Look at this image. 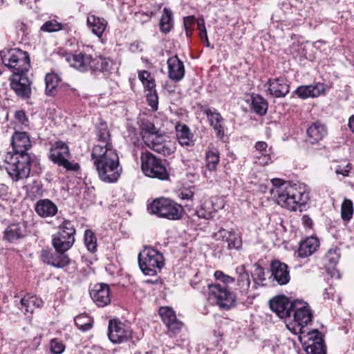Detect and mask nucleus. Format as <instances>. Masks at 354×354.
Wrapping results in <instances>:
<instances>
[{
  "instance_id": "1",
  "label": "nucleus",
  "mask_w": 354,
  "mask_h": 354,
  "mask_svg": "<svg viewBox=\"0 0 354 354\" xmlns=\"http://www.w3.org/2000/svg\"><path fill=\"white\" fill-rule=\"evenodd\" d=\"M91 158L102 181L107 183L118 181L122 168L120 165L118 154L112 145H95L92 150Z\"/></svg>"
},
{
  "instance_id": "2",
  "label": "nucleus",
  "mask_w": 354,
  "mask_h": 354,
  "mask_svg": "<svg viewBox=\"0 0 354 354\" xmlns=\"http://www.w3.org/2000/svg\"><path fill=\"white\" fill-rule=\"evenodd\" d=\"M271 182L274 188L270 192L277 195V203L282 207L295 211L297 206L305 205L309 200V192L304 186L284 183L279 178Z\"/></svg>"
},
{
  "instance_id": "3",
  "label": "nucleus",
  "mask_w": 354,
  "mask_h": 354,
  "mask_svg": "<svg viewBox=\"0 0 354 354\" xmlns=\"http://www.w3.org/2000/svg\"><path fill=\"white\" fill-rule=\"evenodd\" d=\"M3 65L12 72V74L28 73L30 66V57L27 52L19 48L3 50L0 52Z\"/></svg>"
},
{
  "instance_id": "4",
  "label": "nucleus",
  "mask_w": 354,
  "mask_h": 354,
  "mask_svg": "<svg viewBox=\"0 0 354 354\" xmlns=\"http://www.w3.org/2000/svg\"><path fill=\"white\" fill-rule=\"evenodd\" d=\"M6 169L12 180L26 178L30 171V157L29 154L21 155L8 152L5 158Z\"/></svg>"
},
{
  "instance_id": "5",
  "label": "nucleus",
  "mask_w": 354,
  "mask_h": 354,
  "mask_svg": "<svg viewBox=\"0 0 354 354\" xmlns=\"http://www.w3.org/2000/svg\"><path fill=\"white\" fill-rule=\"evenodd\" d=\"M292 319H289L287 322L288 328L295 334L304 333V328L312 321L313 314L308 304L295 300V306L292 309Z\"/></svg>"
},
{
  "instance_id": "6",
  "label": "nucleus",
  "mask_w": 354,
  "mask_h": 354,
  "mask_svg": "<svg viewBox=\"0 0 354 354\" xmlns=\"http://www.w3.org/2000/svg\"><path fill=\"white\" fill-rule=\"evenodd\" d=\"M75 229L72 222L64 221L59 226V230L53 236L52 243L56 252L68 250L74 243Z\"/></svg>"
},
{
  "instance_id": "7",
  "label": "nucleus",
  "mask_w": 354,
  "mask_h": 354,
  "mask_svg": "<svg viewBox=\"0 0 354 354\" xmlns=\"http://www.w3.org/2000/svg\"><path fill=\"white\" fill-rule=\"evenodd\" d=\"M70 156L68 147L63 142H56L51 148L49 158L59 166L63 167L67 171H77L80 166L77 162H71L68 158Z\"/></svg>"
},
{
  "instance_id": "8",
  "label": "nucleus",
  "mask_w": 354,
  "mask_h": 354,
  "mask_svg": "<svg viewBox=\"0 0 354 354\" xmlns=\"http://www.w3.org/2000/svg\"><path fill=\"white\" fill-rule=\"evenodd\" d=\"M184 209L182 205L168 198H156V216L176 221L182 218Z\"/></svg>"
},
{
  "instance_id": "9",
  "label": "nucleus",
  "mask_w": 354,
  "mask_h": 354,
  "mask_svg": "<svg viewBox=\"0 0 354 354\" xmlns=\"http://www.w3.org/2000/svg\"><path fill=\"white\" fill-rule=\"evenodd\" d=\"M209 299L213 300L222 309H229L235 304V297L225 286L218 283L209 284Z\"/></svg>"
},
{
  "instance_id": "10",
  "label": "nucleus",
  "mask_w": 354,
  "mask_h": 354,
  "mask_svg": "<svg viewBox=\"0 0 354 354\" xmlns=\"http://www.w3.org/2000/svg\"><path fill=\"white\" fill-rule=\"evenodd\" d=\"M162 321L166 325L170 335L179 333L184 324L177 319L174 310L169 306L160 307L158 310Z\"/></svg>"
},
{
  "instance_id": "11",
  "label": "nucleus",
  "mask_w": 354,
  "mask_h": 354,
  "mask_svg": "<svg viewBox=\"0 0 354 354\" xmlns=\"http://www.w3.org/2000/svg\"><path fill=\"white\" fill-rule=\"evenodd\" d=\"M108 336L111 342L120 344L131 337V331L121 322L115 319L110 320Z\"/></svg>"
},
{
  "instance_id": "12",
  "label": "nucleus",
  "mask_w": 354,
  "mask_h": 354,
  "mask_svg": "<svg viewBox=\"0 0 354 354\" xmlns=\"http://www.w3.org/2000/svg\"><path fill=\"white\" fill-rule=\"evenodd\" d=\"M295 301L285 296H278L270 301V308L280 318L291 319Z\"/></svg>"
},
{
  "instance_id": "13",
  "label": "nucleus",
  "mask_w": 354,
  "mask_h": 354,
  "mask_svg": "<svg viewBox=\"0 0 354 354\" xmlns=\"http://www.w3.org/2000/svg\"><path fill=\"white\" fill-rule=\"evenodd\" d=\"M27 73L12 74L10 79L11 88L17 95L22 98H28L31 93L30 81L26 75Z\"/></svg>"
},
{
  "instance_id": "14",
  "label": "nucleus",
  "mask_w": 354,
  "mask_h": 354,
  "mask_svg": "<svg viewBox=\"0 0 354 354\" xmlns=\"http://www.w3.org/2000/svg\"><path fill=\"white\" fill-rule=\"evenodd\" d=\"M139 267L145 275H155V249L145 247L138 254Z\"/></svg>"
},
{
  "instance_id": "15",
  "label": "nucleus",
  "mask_w": 354,
  "mask_h": 354,
  "mask_svg": "<svg viewBox=\"0 0 354 354\" xmlns=\"http://www.w3.org/2000/svg\"><path fill=\"white\" fill-rule=\"evenodd\" d=\"M41 258L44 263L58 268H62L70 263L68 255L62 252H54L51 250H43Z\"/></svg>"
},
{
  "instance_id": "16",
  "label": "nucleus",
  "mask_w": 354,
  "mask_h": 354,
  "mask_svg": "<svg viewBox=\"0 0 354 354\" xmlns=\"http://www.w3.org/2000/svg\"><path fill=\"white\" fill-rule=\"evenodd\" d=\"M90 296L99 307L107 306L111 302L110 288L106 283H97L90 290Z\"/></svg>"
},
{
  "instance_id": "17",
  "label": "nucleus",
  "mask_w": 354,
  "mask_h": 354,
  "mask_svg": "<svg viewBox=\"0 0 354 354\" xmlns=\"http://www.w3.org/2000/svg\"><path fill=\"white\" fill-rule=\"evenodd\" d=\"M214 238L217 241H225L227 243V249L239 250L242 246V239L239 234L234 231H227L221 228L214 234Z\"/></svg>"
},
{
  "instance_id": "18",
  "label": "nucleus",
  "mask_w": 354,
  "mask_h": 354,
  "mask_svg": "<svg viewBox=\"0 0 354 354\" xmlns=\"http://www.w3.org/2000/svg\"><path fill=\"white\" fill-rule=\"evenodd\" d=\"M268 84V92L274 97H283L289 93L290 86L284 77L269 79Z\"/></svg>"
},
{
  "instance_id": "19",
  "label": "nucleus",
  "mask_w": 354,
  "mask_h": 354,
  "mask_svg": "<svg viewBox=\"0 0 354 354\" xmlns=\"http://www.w3.org/2000/svg\"><path fill=\"white\" fill-rule=\"evenodd\" d=\"M70 66L76 70L84 73L90 71L92 64V56L85 53L70 55L66 57Z\"/></svg>"
},
{
  "instance_id": "20",
  "label": "nucleus",
  "mask_w": 354,
  "mask_h": 354,
  "mask_svg": "<svg viewBox=\"0 0 354 354\" xmlns=\"http://www.w3.org/2000/svg\"><path fill=\"white\" fill-rule=\"evenodd\" d=\"M11 145L13 149L12 153L21 155L28 154L26 151L31 147L30 138L26 132L16 131L12 136Z\"/></svg>"
},
{
  "instance_id": "21",
  "label": "nucleus",
  "mask_w": 354,
  "mask_h": 354,
  "mask_svg": "<svg viewBox=\"0 0 354 354\" xmlns=\"http://www.w3.org/2000/svg\"><path fill=\"white\" fill-rule=\"evenodd\" d=\"M326 89V84L317 82L313 84L300 86L295 91V93L301 99H306L318 97L324 94Z\"/></svg>"
},
{
  "instance_id": "22",
  "label": "nucleus",
  "mask_w": 354,
  "mask_h": 354,
  "mask_svg": "<svg viewBox=\"0 0 354 354\" xmlns=\"http://www.w3.org/2000/svg\"><path fill=\"white\" fill-rule=\"evenodd\" d=\"M272 275L278 284H287L290 279L288 266L279 261H273L271 263Z\"/></svg>"
},
{
  "instance_id": "23",
  "label": "nucleus",
  "mask_w": 354,
  "mask_h": 354,
  "mask_svg": "<svg viewBox=\"0 0 354 354\" xmlns=\"http://www.w3.org/2000/svg\"><path fill=\"white\" fill-rule=\"evenodd\" d=\"M169 77L178 82L185 76V67L183 62L177 56H173L167 59Z\"/></svg>"
},
{
  "instance_id": "24",
  "label": "nucleus",
  "mask_w": 354,
  "mask_h": 354,
  "mask_svg": "<svg viewBox=\"0 0 354 354\" xmlns=\"http://www.w3.org/2000/svg\"><path fill=\"white\" fill-rule=\"evenodd\" d=\"M207 115L210 125L213 127L216 136L223 138L225 136V129L223 124V118L221 115L215 109H207L204 111Z\"/></svg>"
},
{
  "instance_id": "25",
  "label": "nucleus",
  "mask_w": 354,
  "mask_h": 354,
  "mask_svg": "<svg viewBox=\"0 0 354 354\" xmlns=\"http://www.w3.org/2000/svg\"><path fill=\"white\" fill-rule=\"evenodd\" d=\"M138 77L148 91L146 96L149 104L153 109H155V82L153 79L151 77L150 73L147 71L139 72Z\"/></svg>"
},
{
  "instance_id": "26",
  "label": "nucleus",
  "mask_w": 354,
  "mask_h": 354,
  "mask_svg": "<svg viewBox=\"0 0 354 354\" xmlns=\"http://www.w3.org/2000/svg\"><path fill=\"white\" fill-rule=\"evenodd\" d=\"M107 21L104 18L89 14L86 19V25L91 32L101 38L107 27Z\"/></svg>"
},
{
  "instance_id": "27",
  "label": "nucleus",
  "mask_w": 354,
  "mask_h": 354,
  "mask_svg": "<svg viewBox=\"0 0 354 354\" xmlns=\"http://www.w3.org/2000/svg\"><path fill=\"white\" fill-rule=\"evenodd\" d=\"M176 151V143L167 136L159 135L156 131V153L169 156Z\"/></svg>"
},
{
  "instance_id": "28",
  "label": "nucleus",
  "mask_w": 354,
  "mask_h": 354,
  "mask_svg": "<svg viewBox=\"0 0 354 354\" xmlns=\"http://www.w3.org/2000/svg\"><path fill=\"white\" fill-rule=\"evenodd\" d=\"M319 246V239L314 236H310L301 242L297 250L298 256L306 258L313 254Z\"/></svg>"
},
{
  "instance_id": "29",
  "label": "nucleus",
  "mask_w": 354,
  "mask_h": 354,
  "mask_svg": "<svg viewBox=\"0 0 354 354\" xmlns=\"http://www.w3.org/2000/svg\"><path fill=\"white\" fill-rule=\"evenodd\" d=\"M309 335L310 338L313 339V342L306 348V351L312 354H326V347L322 338L321 333L314 330L309 333Z\"/></svg>"
},
{
  "instance_id": "30",
  "label": "nucleus",
  "mask_w": 354,
  "mask_h": 354,
  "mask_svg": "<svg viewBox=\"0 0 354 354\" xmlns=\"http://www.w3.org/2000/svg\"><path fill=\"white\" fill-rule=\"evenodd\" d=\"M35 212L41 217L53 216L57 212V205L49 199H41L37 202Z\"/></svg>"
},
{
  "instance_id": "31",
  "label": "nucleus",
  "mask_w": 354,
  "mask_h": 354,
  "mask_svg": "<svg viewBox=\"0 0 354 354\" xmlns=\"http://www.w3.org/2000/svg\"><path fill=\"white\" fill-rule=\"evenodd\" d=\"M26 233V227L19 223L10 224L4 231L3 238L9 242H14L22 238Z\"/></svg>"
},
{
  "instance_id": "32",
  "label": "nucleus",
  "mask_w": 354,
  "mask_h": 354,
  "mask_svg": "<svg viewBox=\"0 0 354 354\" xmlns=\"http://www.w3.org/2000/svg\"><path fill=\"white\" fill-rule=\"evenodd\" d=\"M141 169L146 176L155 178V156L148 151L141 154Z\"/></svg>"
},
{
  "instance_id": "33",
  "label": "nucleus",
  "mask_w": 354,
  "mask_h": 354,
  "mask_svg": "<svg viewBox=\"0 0 354 354\" xmlns=\"http://www.w3.org/2000/svg\"><path fill=\"white\" fill-rule=\"evenodd\" d=\"M141 134L145 144L150 149H155V127L149 122L141 124Z\"/></svg>"
},
{
  "instance_id": "34",
  "label": "nucleus",
  "mask_w": 354,
  "mask_h": 354,
  "mask_svg": "<svg viewBox=\"0 0 354 354\" xmlns=\"http://www.w3.org/2000/svg\"><path fill=\"white\" fill-rule=\"evenodd\" d=\"M20 308L24 314L28 313H32L35 308L42 306L43 301L35 295L28 294L20 299Z\"/></svg>"
},
{
  "instance_id": "35",
  "label": "nucleus",
  "mask_w": 354,
  "mask_h": 354,
  "mask_svg": "<svg viewBox=\"0 0 354 354\" xmlns=\"http://www.w3.org/2000/svg\"><path fill=\"white\" fill-rule=\"evenodd\" d=\"M159 29L163 34L169 33L174 26V13L171 9L164 8L159 21Z\"/></svg>"
},
{
  "instance_id": "36",
  "label": "nucleus",
  "mask_w": 354,
  "mask_h": 354,
  "mask_svg": "<svg viewBox=\"0 0 354 354\" xmlns=\"http://www.w3.org/2000/svg\"><path fill=\"white\" fill-rule=\"evenodd\" d=\"M307 134L311 143L318 142L327 134L325 126L319 122L313 123L307 129Z\"/></svg>"
},
{
  "instance_id": "37",
  "label": "nucleus",
  "mask_w": 354,
  "mask_h": 354,
  "mask_svg": "<svg viewBox=\"0 0 354 354\" xmlns=\"http://www.w3.org/2000/svg\"><path fill=\"white\" fill-rule=\"evenodd\" d=\"M176 138L182 146H193L194 145L193 134L185 124H178L176 127Z\"/></svg>"
},
{
  "instance_id": "38",
  "label": "nucleus",
  "mask_w": 354,
  "mask_h": 354,
  "mask_svg": "<svg viewBox=\"0 0 354 354\" xmlns=\"http://www.w3.org/2000/svg\"><path fill=\"white\" fill-rule=\"evenodd\" d=\"M236 270L239 274L237 278V286L240 292L243 295H247L250 287L249 274L245 272V266L243 265L237 267Z\"/></svg>"
},
{
  "instance_id": "39",
  "label": "nucleus",
  "mask_w": 354,
  "mask_h": 354,
  "mask_svg": "<svg viewBox=\"0 0 354 354\" xmlns=\"http://www.w3.org/2000/svg\"><path fill=\"white\" fill-rule=\"evenodd\" d=\"M96 135L98 142L100 144L97 145L106 146L112 145L110 141V132L107 127V124L102 120H100L96 125Z\"/></svg>"
},
{
  "instance_id": "40",
  "label": "nucleus",
  "mask_w": 354,
  "mask_h": 354,
  "mask_svg": "<svg viewBox=\"0 0 354 354\" xmlns=\"http://www.w3.org/2000/svg\"><path fill=\"white\" fill-rule=\"evenodd\" d=\"M251 100V109L254 113L259 115L266 114L268 105L266 100L261 95L252 94Z\"/></svg>"
},
{
  "instance_id": "41",
  "label": "nucleus",
  "mask_w": 354,
  "mask_h": 354,
  "mask_svg": "<svg viewBox=\"0 0 354 354\" xmlns=\"http://www.w3.org/2000/svg\"><path fill=\"white\" fill-rule=\"evenodd\" d=\"M60 79L55 73H48L45 77V93L48 96H54L57 92Z\"/></svg>"
},
{
  "instance_id": "42",
  "label": "nucleus",
  "mask_w": 354,
  "mask_h": 354,
  "mask_svg": "<svg viewBox=\"0 0 354 354\" xmlns=\"http://www.w3.org/2000/svg\"><path fill=\"white\" fill-rule=\"evenodd\" d=\"M255 149L259 153V154L254 155L255 157L259 160L262 159V161H260L261 164L267 165L271 160L270 156V149H268V144L266 142H257L255 144Z\"/></svg>"
},
{
  "instance_id": "43",
  "label": "nucleus",
  "mask_w": 354,
  "mask_h": 354,
  "mask_svg": "<svg viewBox=\"0 0 354 354\" xmlns=\"http://www.w3.org/2000/svg\"><path fill=\"white\" fill-rule=\"evenodd\" d=\"M75 324L82 331H87L93 327V319L85 314L75 317Z\"/></svg>"
},
{
  "instance_id": "44",
  "label": "nucleus",
  "mask_w": 354,
  "mask_h": 354,
  "mask_svg": "<svg viewBox=\"0 0 354 354\" xmlns=\"http://www.w3.org/2000/svg\"><path fill=\"white\" fill-rule=\"evenodd\" d=\"M206 167L209 171H215L219 162V153L216 149L209 150L205 155Z\"/></svg>"
},
{
  "instance_id": "45",
  "label": "nucleus",
  "mask_w": 354,
  "mask_h": 354,
  "mask_svg": "<svg viewBox=\"0 0 354 354\" xmlns=\"http://www.w3.org/2000/svg\"><path fill=\"white\" fill-rule=\"evenodd\" d=\"M353 215V202L350 199H344L341 207V216L343 221H349Z\"/></svg>"
},
{
  "instance_id": "46",
  "label": "nucleus",
  "mask_w": 354,
  "mask_h": 354,
  "mask_svg": "<svg viewBox=\"0 0 354 354\" xmlns=\"http://www.w3.org/2000/svg\"><path fill=\"white\" fill-rule=\"evenodd\" d=\"M84 243L90 252H94L97 249V241L93 232L86 230L84 232Z\"/></svg>"
},
{
  "instance_id": "47",
  "label": "nucleus",
  "mask_w": 354,
  "mask_h": 354,
  "mask_svg": "<svg viewBox=\"0 0 354 354\" xmlns=\"http://www.w3.org/2000/svg\"><path fill=\"white\" fill-rule=\"evenodd\" d=\"M62 29V24L55 20H50L45 22L41 27V30L47 32L59 31Z\"/></svg>"
},
{
  "instance_id": "48",
  "label": "nucleus",
  "mask_w": 354,
  "mask_h": 354,
  "mask_svg": "<svg viewBox=\"0 0 354 354\" xmlns=\"http://www.w3.org/2000/svg\"><path fill=\"white\" fill-rule=\"evenodd\" d=\"M339 257V250L338 248H330L325 255V260L333 266L338 262Z\"/></svg>"
},
{
  "instance_id": "49",
  "label": "nucleus",
  "mask_w": 354,
  "mask_h": 354,
  "mask_svg": "<svg viewBox=\"0 0 354 354\" xmlns=\"http://www.w3.org/2000/svg\"><path fill=\"white\" fill-rule=\"evenodd\" d=\"M156 178L168 180L169 174L167 167L161 163L160 160L156 158Z\"/></svg>"
},
{
  "instance_id": "50",
  "label": "nucleus",
  "mask_w": 354,
  "mask_h": 354,
  "mask_svg": "<svg viewBox=\"0 0 354 354\" xmlns=\"http://www.w3.org/2000/svg\"><path fill=\"white\" fill-rule=\"evenodd\" d=\"M50 349L53 354H62L65 350V345L61 340L54 338L50 342Z\"/></svg>"
},
{
  "instance_id": "51",
  "label": "nucleus",
  "mask_w": 354,
  "mask_h": 354,
  "mask_svg": "<svg viewBox=\"0 0 354 354\" xmlns=\"http://www.w3.org/2000/svg\"><path fill=\"white\" fill-rule=\"evenodd\" d=\"M252 277L254 280V285L252 288H257V280L261 282L266 280L264 269L259 265H255L252 273Z\"/></svg>"
},
{
  "instance_id": "52",
  "label": "nucleus",
  "mask_w": 354,
  "mask_h": 354,
  "mask_svg": "<svg viewBox=\"0 0 354 354\" xmlns=\"http://www.w3.org/2000/svg\"><path fill=\"white\" fill-rule=\"evenodd\" d=\"M207 203H203L196 214L198 217L205 219H209L212 217V211L211 208L207 207Z\"/></svg>"
},
{
  "instance_id": "53",
  "label": "nucleus",
  "mask_w": 354,
  "mask_h": 354,
  "mask_svg": "<svg viewBox=\"0 0 354 354\" xmlns=\"http://www.w3.org/2000/svg\"><path fill=\"white\" fill-rule=\"evenodd\" d=\"M195 21L196 18L194 16H187L184 17L183 24L187 37L191 36L192 30L193 29V26L195 24Z\"/></svg>"
},
{
  "instance_id": "54",
  "label": "nucleus",
  "mask_w": 354,
  "mask_h": 354,
  "mask_svg": "<svg viewBox=\"0 0 354 354\" xmlns=\"http://www.w3.org/2000/svg\"><path fill=\"white\" fill-rule=\"evenodd\" d=\"M214 277L222 281L223 283L229 284L232 283L234 281V279L230 276L225 274L222 271L217 270L214 272Z\"/></svg>"
},
{
  "instance_id": "55",
  "label": "nucleus",
  "mask_w": 354,
  "mask_h": 354,
  "mask_svg": "<svg viewBox=\"0 0 354 354\" xmlns=\"http://www.w3.org/2000/svg\"><path fill=\"white\" fill-rule=\"evenodd\" d=\"M101 72L109 71L113 66V61L110 58L100 57Z\"/></svg>"
},
{
  "instance_id": "56",
  "label": "nucleus",
  "mask_w": 354,
  "mask_h": 354,
  "mask_svg": "<svg viewBox=\"0 0 354 354\" xmlns=\"http://www.w3.org/2000/svg\"><path fill=\"white\" fill-rule=\"evenodd\" d=\"M194 192L190 188L183 189L179 194L178 196L182 200H191L194 197Z\"/></svg>"
},
{
  "instance_id": "57",
  "label": "nucleus",
  "mask_w": 354,
  "mask_h": 354,
  "mask_svg": "<svg viewBox=\"0 0 354 354\" xmlns=\"http://www.w3.org/2000/svg\"><path fill=\"white\" fill-rule=\"evenodd\" d=\"M15 118L22 124H26L28 120L26 115L23 111H17L15 113Z\"/></svg>"
},
{
  "instance_id": "58",
  "label": "nucleus",
  "mask_w": 354,
  "mask_h": 354,
  "mask_svg": "<svg viewBox=\"0 0 354 354\" xmlns=\"http://www.w3.org/2000/svg\"><path fill=\"white\" fill-rule=\"evenodd\" d=\"M100 57H92V64H91L90 71H100L101 72V64H100Z\"/></svg>"
},
{
  "instance_id": "59",
  "label": "nucleus",
  "mask_w": 354,
  "mask_h": 354,
  "mask_svg": "<svg viewBox=\"0 0 354 354\" xmlns=\"http://www.w3.org/2000/svg\"><path fill=\"white\" fill-rule=\"evenodd\" d=\"M156 268L161 269L165 266V259L162 254L156 250Z\"/></svg>"
},
{
  "instance_id": "60",
  "label": "nucleus",
  "mask_w": 354,
  "mask_h": 354,
  "mask_svg": "<svg viewBox=\"0 0 354 354\" xmlns=\"http://www.w3.org/2000/svg\"><path fill=\"white\" fill-rule=\"evenodd\" d=\"M8 188L3 184H0V199L5 200L8 195Z\"/></svg>"
},
{
  "instance_id": "61",
  "label": "nucleus",
  "mask_w": 354,
  "mask_h": 354,
  "mask_svg": "<svg viewBox=\"0 0 354 354\" xmlns=\"http://www.w3.org/2000/svg\"><path fill=\"white\" fill-rule=\"evenodd\" d=\"M302 223L303 225L308 228H311L313 225V220L308 215H304L302 218Z\"/></svg>"
},
{
  "instance_id": "62",
  "label": "nucleus",
  "mask_w": 354,
  "mask_h": 354,
  "mask_svg": "<svg viewBox=\"0 0 354 354\" xmlns=\"http://www.w3.org/2000/svg\"><path fill=\"white\" fill-rule=\"evenodd\" d=\"M349 172V165H347L344 167H341L338 166V167L335 170V173L337 174H342L343 176H348Z\"/></svg>"
},
{
  "instance_id": "63",
  "label": "nucleus",
  "mask_w": 354,
  "mask_h": 354,
  "mask_svg": "<svg viewBox=\"0 0 354 354\" xmlns=\"http://www.w3.org/2000/svg\"><path fill=\"white\" fill-rule=\"evenodd\" d=\"M155 199H149L147 201V212L153 215L155 214Z\"/></svg>"
},
{
  "instance_id": "64",
  "label": "nucleus",
  "mask_w": 354,
  "mask_h": 354,
  "mask_svg": "<svg viewBox=\"0 0 354 354\" xmlns=\"http://www.w3.org/2000/svg\"><path fill=\"white\" fill-rule=\"evenodd\" d=\"M129 50L132 53H138L142 50V46L139 42H133L130 45Z\"/></svg>"
}]
</instances>
